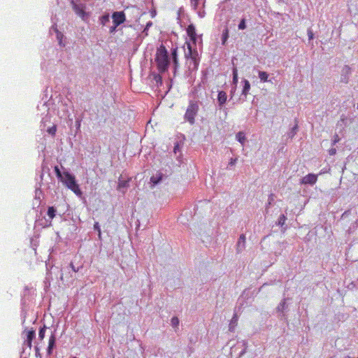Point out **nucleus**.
Masks as SVG:
<instances>
[{"instance_id":"f257e3e1","label":"nucleus","mask_w":358,"mask_h":358,"mask_svg":"<svg viewBox=\"0 0 358 358\" xmlns=\"http://www.w3.org/2000/svg\"><path fill=\"white\" fill-rule=\"evenodd\" d=\"M155 61L159 72L164 73L167 71L169 65L168 52L164 45H162L157 48Z\"/></svg>"},{"instance_id":"f03ea898","label":"nucleus","mask_w":358,"mask_h":358,"mask_svg":"<svg viewBox=\"0 0 358 358\" xmlns=\"http://www.w3.org/2000/svg\"><path fill=\"white\" fill-rule=\"evenodd\" d=\"M64 179L63 182L65 185L73 192L76 195L81 196L82 192L79 187V185L76 181L75 177L69 173V172L64 173Z\"/></svg>"},{"instance_id":"7ed1b4c3","label":"nucleus","mask_w":358,"mask_h":358,"mask_svg":"<svg viewBox=\"0 0 358 358\" xmlns=\"http://www.w3.org/2000/svg\"><path fill=\"white\" fill-rule=\"evenodd\" d=\"M199 111V105L196 101H191L187 106L185 114V120L189 124H193L195 122V117Z\"/></svg>"},{"instance_id":"20e7f679","label":"nucleus","mask_w":358,"mask_h":358,"mask_svg":"<svg viewBox=\"0 0 358 358\" xmlns=\"http://www.w3.org/2000/svg\"><path fill=\"white\" fill-rule=\"evenodd\" d=\"M185 44L187 48V51H185V57L187 59H190L193 62L195 66H197V52L196 50H192V45L189 42H186Z\"/></svg>"},{"instance_id":"39448f33","label":"nucleus","mask_w":358,"mask_h":358,"mask_svg":"<svg viewBox=\"0 0 358 358\" xmlns=\"http://www.w3.org/2000/svg\"><path fill=\"white\" fill-rule=\"evenodd\" d=\"M112 19L113 24H115V26H119L124 22L126 20L125 14L122 11L114 12L112 14Z\"/></svg>"},{"instance_id":"423d86ee","label":"nucleus","mask_w":358,"mask_h":358,"mask_svg":"<svg viewBox=\"0 0 358 358\" xmlns=\"http://www.w3.org/2000/svg\"><path fill=\"white\" fill-rule=\"evenodd\" d=\"M317 180V175L314 173H309L306 176L303 177L300 182L303 185H313L316 183Z\"/></svg>"},{"instance_id":"0eeeda50","label":"nucleus","mask_w":358,"mask_h":358,"mask_svg":"<svg viewBox=\"0 0 358 358\" xmlns=\"http://www.w3.org/2000/svg\"><path fill=\"white\" fill-rule=\"evenodd\" d=\"M350 74L351 68L348 65L344 66L341 70V82L345 84L348 83Z\"/></svg>"},{"instance_id":"6e6552de","label":"nucleus","mask_w":358,"mask_h":358,"mask_svg":"<svg viewBox=\"0 0 358 358\" xmlns=\"http://www.w3.org/2000/svg\"><path fill=\"white\" fill-rule=\"evenodd\" d=\"M186 31H187V36L190 38V41L193 43H196V39H197V34H196L195 26L192 24H189L187 27Z\"/></svg>"},{"instance_id":"1a4fd4ad","label":"nucleus","mask_w":358,"mask_h":358,"mask_svg":"<svg viewBox=\"0 0 358 358\" xmlns=\"http://www.w3.org/2000/svg\"><path fill=\"white\" fill-rule=\"evenodd\" d=\"M71 3L72 5V8H73V10L75 11V13L83 19L85 17V16L86 15V13L84 10V6L76 4L73 1V0H71Z\"/></svg>"},{"instance_id":"9d476101","label":"nucleus","mask_w":358,"mask_h":358,"mask_svg":"<svg viewBox=\"0 0 358 358\" xmlns=\"http://www.w3.org/2000/svg\"><path fill=\"white\" fill-rule=\"evenodd\" d=\"M35 338V331L34 329H31L27 331V340L25 341V344L27 345L29 348H31L32 346V341Z\"/></svg>"},{"instance_id":"9b49d317","label":"nucleus","mask_w":358,"mask_h":358,"mask_svg":"<svg viewBox=\"0 0 358 358\" xmlns=\"http://www.w3.org/2000/svg\"><path fill=\"white\" fill-rule=\"evenodd\" d=\"M227 93L224 91H220L218 93L217 101L220 106H222L227 101Z\"/></svg>"},{"instance_id":"f8f14e48","label":"nucleus","mask_w":358,"mask_h":358,"mask_svg":"<svg viewBox=\"0 0 358 358\" xmlns=\"http://www.w3.org/2000/svg\"><path fill=\"white\" fill-rule=\"evenodd\" d=\"M55 336L54 335H52L49 338L48 342V353L50 355L52 353V350L55 344Z\"/></svg>"},{"instance_id":"ddd939ff","label":"nucleus","mask_w":358,"mask_h":358,"mask_svg":"<svg viewBox=\"0 0 358 358\" xmlns=\"http://www.w3.org/2000/svg\"><path fill=\"white\" fill-rule=\"evenodd\" d=\"M229 38V29L228 28H225L222 34V45H225L227 39Z\"/></svg>"},{"instance_id":"4468645a","label":"nucleus","mask_w":358,"mask_h":358,"mask_svg":"<svg viewBox=\"0 0 358 358\" xmlns=\"http://www.w3.org/2000/svg\"><path fill=\"white\" fill-rule=\"evenodd\" d=\"M236 139L242 144L245 143L246 138L245 134L243 131H239L236 134Z\"/></svg>"},{"instance_id":"2eb2a0df","label":"nucleus","mask_w":358,"mask_h":358,"mask_svg":"<svg viewBox=\"0 0 358 358\" xmlns=\"http://www.w3.org/2000/svg\"><path fill=\"white\" fill-rule=\"evenodd\" d=\"M250 89V84L249 81L247 80H244V86H243V91H242L243 94L247 95Z\"/></svg>"},{"instance_id":"dca6fc26","label":"nucleus","mask_w":358,"mask_h":358,"mask_svg":"<svg viewBox=\"0 0 358 358\" xmlns=\"http://www.w3.org/2000/svg\"><path fill=\"white\" fill-rule=\"evenodd\" d=\"M357 227H358V220H356L355 222L352 223V224L348 229L347 232L349 234L354 233L355 231V230L357 229Z\"/></svg>"},{"instance_id":"f3484780","label":"nucleus","mask_w":358,"mask_h":358,"mask_svg":"<svg viewBox=\"0 0 358 358\" xmlns=\"http://www.w3.org/2000/svg\"><path fill=\"white\" fill-rule=\"evenodd\" d=\"M259 78L261 81L266 82L268 81V74L265 71H259Z\"/></svg>"},{"instance_id":"a211bd4d","label":"nucleus","mask_w":358,"mask_h":358,"mask_svg":"<svg viewBox=\"0 0 358 358\" xmlns=\"http://www.w3.org/2000/svg\"><path fill=\"white\" fill-rule=\"evenodd\" d=\"M56 210L53 206H50L48 209V215L50 219H53L55 217Z\"/></svg>"},{"instance_id":"6ab92c4d","label":"nucleus","mask_w":358,"mask_h":358,"mask_svg":"<svg viewBox=\"0 0 358 358\" xmlns=\"http://www.w3.org/2000/svg\"><path fill=\"white\" fill-rule=\"evenodd\" d=\"M109 20H110V17H109V15L108 14H106V15H103V16L101 17L100 18V22L101 24L104 26L106 25V24L107 22H109Z\"/></svg>"},{"instance_id":"aec40b11","label":"nucleus","mask_w":358,"mask_h":358,"mask_svg":"<svg viewBox=\"0 0 358 358\" xmlns=\"http://www.w3.org/2000/svg\"><path fill=\"white\" fill-rule=\"evenodd\" d=\"M172 57L175 65L178 64V58H177V48H174L171 52Z\"/></svg>"},{"instance_id":"412c9836","label":"nucleus","mask_w":358,"mask_h":358,"mask_svg":"<svg viewBox=\"0 0 358 358\" xmlns=\"http://www.w3.org/2000/svg\"><path fill=\"white\" fill-rule=\"evenodd\" d=\"M46 327L43 326L42 328L40 329L38 332V337L41 340H43L45 337Z\"/></svg>"},{"instance_id":"4be33fe9","label":"nucleus","mask_w":358,"mask_h":358,"mask_svg":"<svg viewBox=\"0 0 358 358\" xmlns=\"http://www.w3.org/2000/svg\"><path fill=\"white\" fill-rule=\"evenodd\" d=\"M233 82L236 83L238 82V71L236 68L233 70Z\"/></svg>"},{"instance_id":"5701e85b","label":"nucleus","mask_w":358,"mask_h":358,"mask_svg":"<svg viewBox=\"0 0 358 358\" xmlns=\"http://www.w3.org/2000/svg\"><path fill=\"white\" fill-rule=\"evenodd\" d=\"M57 131V127L56 125H53L52 127H50L48 129V132L52 136H55Z\"/></svg>"},{"instance_id":"b1692460","label":"nucleus","mask_w":358,"mask_h":358,"mask_svg":"<svg viewBox=\"0 0 358 358\" xmlns=\"http://www.w3.org/2000/svg\"><path fill=\"white\" fill-rule=\"evenodd\" d=\"M246 241V238L244 234H241L239 237L238 245H239L241 243L243 244V245H245Z\"/></svg>"},{"instance_id":"393cba45","label":"nucleus","mask_w":358,"mask_h":358,"mask_svg":"<svg viewBox=\"0 0 358 358\" xmlns=\"http://www.w3.org/2000/svg\"><path fill=\"white\" fill-rule=\"evenodd\" d=\"M128 186V181L127 180H122L118 184V189L124 188Z\"/></svg>"},{"instance_id":"a878e982","label":"nucleus","mask_w":358,"mask_h":358,"mask_svg":"<svg viewBox=\"0 0 358 358\" xmlns=\"http://www.w3.org/2000/svg\"><path fill=\"white\" fill-rule=\"evenodd\" d=\"M245 28H246L245 20L243 19V20H241V21L240 22V23L238 24V29H241V30H243Z\"/></svg>"},{"instance_id":"bb28decb","label":"nucleus","mask_w":358,"mask_h":358,"mask_svg":"<svg viewBox=\"0 0 358 358\" xmlns=\"http://www.w3.org/2000/svg\"><path fill=\"white\" fill-rule=\"evenodd\" d=\"M199 0H190L191 5L193 7L194 10H196L199 5Z\"/></svg>"},{"instance_id":"cd10ccee","label":"nucleus","mask_w":358,"mask_h":358,"mask_svg":"<svg viewBox=\"0 0 358 358\" xmlns=\"http://www.w3.org/2000/svg\"><path fill=\"white\" fill-rule=\"evenodd\" d=\"M94 228L95 230H96L98 231L99 236V238H101V229H100V227H99V224L98 222H95V224H94Z\"/></svg>"},{"instance_id":"c85d7f7f","label":"nucleus","mask_w":358,"mask_h":358,"mask_svg":"<svg viewBox=\"0 0 358 358\" xmlns=\"http://www.w3.org/2000/svg\"><path fill=\"white\" fill-rule=\"evenodd\" d=\"M171 324H172V325H173V327H176V326H178V324H179V320H178V317H173V318L171 319Z\"/></svg>"},{"instance_id":"c756f323","label":"nucleus","mask_w":358,"mask_h":358,"mask_svg":"<svg viewBox=\"0 0 358 358\" xmlns=\"http://www.w3.org/2000/svg\"><path fill=\"white\" fill-rule=\"evenodd\" d=\"M55 172L57 178H62V173H61L59 169L58 168V166L55 167Z\"/></svg>"},{"instance_id":"7c9ffc66","label":"nucleus","mask_w":358,"mask_h":358,"mask_svg":"<svg viewBox=\"0 0 358 358\" xmlns=\"http://www.w3.org/2000/svg\"><path fill=\"white\" fill-rule=\"evenodd\" d=\"M285 217L284 215H282L279 219L278 224L282 226L285 224Z\"/></svg>"},{"instance_id":"2f4dec72","label":"nucleus","mask_w":358,"mask_h":358,"mask_svg":"<svg viewBox=\"0 0 358 358\" xmlns=\"http://www.w3.org/2000/svg\"><path fill=\"white\" fill-rule=\"evenodd\" d=\"M339 141H340V138H339L338 135V134H335L334 136V139H333L332 144L335 145L336 143H338Z\"/></svg>"},{"instance_id":"473e14b6","label":"nucleus","mask_w":358,"mask_h":358,"mask_svg":"<svg viewBox=\"0 0 358 358\" xmlns=\"http://www.w3.org/2000/svg\"><path fill=\"white\" fill-rule=\"evenodd\" d=\"M308 36L309 41H311L313 39L314 34L310 29H308Z\"/></svg>"},{"instance_id":"72a5a7b5","label":"nucleus","mask_w":358,"mask_h":358,"mask_svg":"<svg viewBox=\"0 0 358 358\" xmlns=\"http://www.w3.org/2000/svg\"><path fill=\"white\" fill-rule=\"evenodd\" d=\"M57 39L59 40V44H61L62 43V38L63 37V35L60 32L57 31Z\"/></svg>"},{"instance_id":"f704fd0d","label":"nucleus","mask_w":358,"mask_h":358,"mask_svg":"<svg viewBox=\"0 0 358 358\" xmlns=\"http://www.w3.org/2000/svg\"><path fill=\"white\" fill-rule=\"evenodd\" d=\"M336 153V148H331L329 150V154L330 155H334Z\"/></svg>"},{"instance_id":"c9c22d12","label":"nucleus","mask_w":358,"mask_h":358,"mask_svg":"<svg viewBox=\"0 0 358 358\" xmlns=\"http://www.w3.org/2000/svg\"><path fill=\"white\" fill-rule=\"evenodd\" d=\"M236 161H237L236 158H235V159L231 158L229 162V165H231V166L234 165L236 164Z\"/></svg>"},{"instance_id":"e433bc0d","label":"nucleus","mask_w":358,"mask_h":358,"mask_svg":"<svg viewBox=\"0 0 358 358\" xmlns=\"http://www.w3.org/2000/svg\"><path fill=\"white\" fill-rule=\"evenodd\" d=\"M118 26H115V24L110 27V33H113L114 31H115L116 30V28Z\"/></svg>"},{"instance_id":"4c0bfd02","label":"nucleus","mask_w":358,"mask_h":358,"mask_svg":"<svg viewBox=\"0 0 358 358\" xmlns=\"http://www.w3.org/2000/svg\"><path fill=\"white\" fill-rule=\"evenodd\" d=\"M285 301L282 302V303L280 304V306H278V309H280V308H281L282 310H283L284 306H285Z\"/></svg>"},{"instance_id":"58836bf2","label":"nucleus","mask_w":358,"mask_h":358,"mask_svg":"<svg viewBox=\"0 0 358 358\" xmlns=\"http://www.w3.org/2000/svg\"><path fill=\"white\" fill-rule=\"evenodd\" d=\"M151 25H152V22H148L147 24H146V27H145V28L144 29V31H146L148 29V27H150Z\"/></svg>"},{"instance_id":"ea45409f","label":"nucleus","mask_w":358,"mask_h":358,"mask_svg":"<svg viewBox=\"0 0 358 358\" xmlns=\"http://www.w3.org/2000/svg\"><path fill=\"white\" fill-rule=\"evenodd\" d=\"M71 268L73 269V271H75V272L77 271V270L75 268V267H74V266H73V264L72 263L71 264Z\"/></svg>"},{"instance_id":"a19ab883","label":"nucleus","mask_w":358,"mask_h":358,"mask_svg":"<svg viewBox=\"0 0 358 358\" xmlns=\"http://www.w3.org/2000/svg\"><path fill=\"white\" fill-rule=\"evenodd\" d=\"M151 181L154 183V184H157L158 181H155L154 180V178H151Z\"/></svg>"},{"instance_id":"79ce46f5","label":"nucleus","mask_w":358,"mask_h":358,"mask_svg":"<svg viewBox=\"0 0 358 358\" xmlns=\"http://www.w3.org/2000/svg\"><path fill=\"white\" fill-rule=\"evenodd\" d=\"M296 127H292V136L294 135V130H295V129H296Z\"/></svg>"},{"instance_id":"37998d69","label":"nucleus","mask_w":358,"mask_h":358,"mask_svg":"<svg viewBox=\"0 0 358 358\" xmlns=\"http://www.w3.org/2000/svg\"><path fill=\"white\" fill-rule=\"evenodd\" d=\"M347 213H348L347 211L344 212L342 216L343 217L345 216L347 214Z\"/></svg>"}]
</instances>
